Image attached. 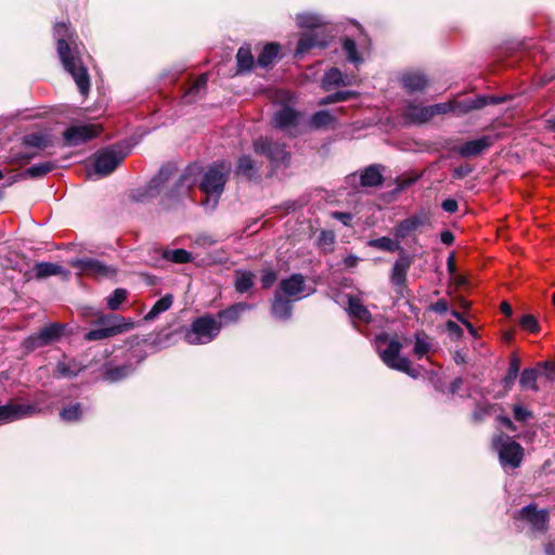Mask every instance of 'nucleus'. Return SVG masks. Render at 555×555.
<instances>
[{"instance_id": "a19ab883", "label": "nucleus", "mask_w": 555, "mask_h": 555, "mask_svg": "<svg viewBox=\"0 0 555 555\" xmlns=\"http://www.w3.org/2000/svg\"><path fill=\"white\" fill-rule=\"evenodd\" d=\"M335 121L334 116L328 111H320L312 115L310 118V126L312 128H322Z\"/></svg>"}, {"instance_id": "3c124183", "label": "nucleus", "mask_w": 555, "mask_h": 555, "mask_svg": "<svg viewBox=\"0 0 555 555\" xmlns=\"http://www.w3.org/2000/svg\"><path fill=\"white\" fill-rule=\"evenodd\" d=\"M319 246L324 251H330L333 249L334 243H335V234L332 231H322L319 236Z\"/></svg>"}, {"instance_id": "39448f33", "label": "nucleus", "mask_w": 555, "mask_h": 555, "mask_svg": "<svg viewBox=\"0 0 555 555\" xmlns=\"http://www.w3.org/2000/svg\"><path fill=\"white\" fill-rule=\"evenodd\" d=\"M279 98L286 103L274 113V125L289 135H296L298 133L301 115L289 106L293 95L288 91H280Z\"/></svg>"}, {"instance_id": "dca6fc26", "label": "nucleus", "mask_w": 555, "mask_h": 555, "mask_svg": "<svg viewBox=\"0 0 555 555\" xmlns=\"http://www.w3.org/2000/svg\"><path fill=\"white\" fill-rule=\"evenodd\" d=\"M494 143V137L483 135L476 140L467 141L457 147V153L463 157H474L483 153Z\"/></svg>"}, {"instance_id": "f03ea898", "label": "nucleus", "mask_w": 555, "mask_h": 555, "mask_svg": "<svg viewBox=\"0 0 555 555\" xmlns=\"http://www.w3.org/2000/svg\"><path fill=\"white\" fill-rule=\"evenodd\" d=\"M375 345L380 359L388 367L403 372L414 378L417 376V373L411 366L410 360L400 356L402 345L396 337L380 334L376 336Z\"/></svg>"}, {"instance_id": "c756f323", "label": "nucleus", "mask_w": 555, "mask_h": 555, "mask_svg": "<svg viewBox=\"0 0 555 555\" xmlns=\"http://www.w3.org/2000/svg\"><path fill=\"white\" fill-rule=\"evenodd\" d=\"M280 52V46L276 43H268L263 47L258 56L257 63L261 67H267L273 63Z\"/></svg>"}, {"instance_id": "9d476101", "label": "nucleus", "mask_w": 555, "mask_h": 555, "mask_svg": "<svg viewBox=\"0 0 555 555\" xmlns=\"http://www.w3.org/2000/svg\"><path fill=\"white\" fill-rule=\"evenodd\" d=\"M488 103L486 98H478L474 101L456 103V102H444L434 105H429L431 117L436 115L447 114L449 112H457L459 114H465L472 109L483 107Z\"/></svg>"}, {"instance_id": "4d7b16f0", "label": "nucleus", "mask_w": 555, "mask_h": 555, "mask_svg": "<svg viewBox=\"0 0 555 555\" xmlns=\"http://www.w3.org/2000/svg\"><path fill=\"white\" fill-rule=\"evenodd\" d=\"M276 281V273L272 270H263L261 276L262 287L269 288Z\"/></svg>"}, {"instance_id": "6e6d98bb", "label": "nucleus", "mask_w": 555, "mask_h": 555, "mask_svg": "<svg viewBox=\"0 0 555 555\" xmlns=\"http://www.w3.org/2000/svg\"><path fill=\"white\" fill-rule=\"evenodd\" d=\"M532 416V413L522 405L514 406V418L518 422H525Z\"/></svg>"}, {"instance_id": "4be33fe9", "label": "nucleus", "mask_w": 555, "mask_h": 555, "mask_svg": "<svg viewBox=\"0 0 555 555\" xmlns=\"http://www.w3.org/2000/svg\"><path fill=\"white\" fill-rule=\"evenodd\" d=\"M404 117L413 124H424L433 118L429 106H420L415 104H409L405 107Z\"/></svg>"}, {"instance_id": "69168bd1", "label": "nucleus", "mask_w": 555, "mask_h": 555, "mask_svg": "<svg viewBox=\"0 0 555 555\" xmlns=\"http://www.w3.org/2000/svg\"><path fill=\"white\" fill-rule=\"evenodd\" d=\"M336 102H343L354 95L351 91H338L334 93Z\"/></svg>"}, {"instance_id": "c03bdc74", "label": "nucleus", "mask_w": 555, "mask_h": 555, "mask_svg": "<svg viewBox=\"0 0 555 555\" xmlns=\"http://www.w3.org/2000/svg\"><path fill=\"white\" fill-rule=\"evenodd\" d=\"M196 182V178L194 176V169L189 168L180 178L178 182V193L184 194L186 193Z\"/></svg>"}, {"instance_id": "37998d69", "label": "nucleus", "mask_w": 555, "mask_h": 555, "mask_svg": "<svg viewBox=\"0 0 555 555\" xmlns=\"http://www.w3.org/2000/svg\"><path fill=\"white\" fill-rule=\"evenodd\" d=\"M164 258L176 263H186L192 260V255L185 249H173L166 250Z\"/></svg>"}, {"instance_id": "c85d7f7f", "label": "nucleus", "mask_w": 555, "mask_h": 555, "mask_svg": "<svg viewBox=\"0 0 555 555\" xmlns=\"http://www.w3.org/2000/svg\"><path fill=\"white\" fill-rule=\"evenodd\" d=\"M367 245L384 251L393 253L397 250H401L400 241L396 237L395 240L388 236H382L378 238H374L367 242Z\"/></svg>"}, {"instance_id": "393cba45", "label": "nucleus", "mask_w": 555, "mask_h": 555, "mask_svg": "<svg viewBox=\"0 0 555 555\" xmlns=\"http://www.w3.org/2000/svg\"><path fill=\"white\" fill-rule=\"evenodd\" d=\"M259 171V166L249 156L238 158L236 173L245 176L248 179L254 178Z\"/></svg>"}, {"instance_id": "bb28decb", "label": "nucleus", "mask_w": 555, "mask_h": 555, "mask_svg": "<svg viewBox=\"0 0 555 555\" xmlns=\"http://www.w3.org/2000/svg\"><path fill=\"white\" fill-rule=\"evenodd\" d=\"M348 81L345 80L341 72L338 68H331L325 73L322 79V87L324 90H330L337 86H347Z\"/></svg>"}, {"instance_id": "0eeeda50", "label": "nucleus", "mask_w": 555, "mask_h": 555, "mask_svg": "<svg viewBox=\"0 0 555 555\" xmlns=\"http://www.w3.org/2000/svg\"><path fill=\"white\" fill-rule=\"evenodd\" d=\"M254 151L258 155H264L275 166H286L291 157L285 146L271 138H259L254 141Z\"/></svg>"}, {"instance_id": "f704fd0d", "label": "nucleus", "mask_w": 555, "mask_h": 555, "mask_svg": "<svg viewBox=\"0 0 555 555\" xmlns=\"http://www.w3.org/2000/svg\"><path fill=\"white\" fill-rule=\"evenodd\" d=\"M35 275L38 279H44L51 275H57L63 273V268L56 263L51 262H40L37 263L34 268Z\"/></svg>"}, {"instance_id": "c9c22d12", "label": "nucleus", "mask_w": 555, "mask_h": 555, "mask_svg": "<svg viewBox=\"0 0 555 555\" xmlns=\"http://www.w3.org/2000/svg\"><path fill=\"white\" fill-rule=\"evenodd\" d=\"M238 70H248L254 65V56L248 46H243L238 49L236 54Z\"/></svg>"}, {"instance_id": "cd10ccee", "label": "nucleus", "mask_w": 555, "mask_h": 555, "mask_svg": "<svg viewBox=\"0 0 555 555\" xmlns=\"http://www.w3.org/2000/svg\"><path fill=\"white\" fill-rule=\"evenodd\" d=\"M207 74L201 75L194 83L190 87L188 92L183 95L184 103L189 104L195 101L197 98L201 96L203 90L206 88L207 85Z\"/></svg>"}, {"instance_id": "aec40b11", "label": "nucleus", "mask_w": 555, "mask_h": 555, "mask_svg": "<svg viewBox=\"0 0 555 555\" xmlns=\"http://www.w3.org/2000/svg\"><path fill=\"white\" fill-rule=\"evenodd\" d=\"M348 313L352 319L362 323H370L372 315L361 299L354 296H348Z\"/></svg>"}, {"instance_id": "13d9d810", "label": "nucleus", "mask_w": 555, "mask_h": 555, "mask_svg": "<svg viewBox=\"0 0 555 555\" xmlns=\"http://www.w3.org/2000/svg\"><path fill=\"white\" fill-rule=\"evenodd\" d=\"M215 243H216V240L207 234H201V235L196 236V238L194 240V244L199 247H209V246H212Z\"/></svg>"}, {"instance_id": "4c0bfd02", "label": "nucleus", "mask_w": 555, "mask_h": 555, "mask_svg": "<svg viewBox=\"0 0 555 555\" xmlns=\"http://www.w3.org/2000/svg\"><path fill=\"white\" fill-rule=\"evenodd\" d=\"M172 305V296L166 295L158 299L145 315V320H154L158 314L168 310Z\"/></svg>"}, {"instance_id": "b1692460", "label": "nucleus", "mask_w": 555, "mask_h": 555, "mask_svg": "<svg viewBox=\"0 0 555 555\" xmlns=\"http://www.w3.org/2000/svg\"><path fill=\"white\" fill-rule=\"evenodd\" d=\"M272 314L280 320L289 319L292 315L291 301L276 294L272 305Z\"/></svg>"}, {"instance_id": "6e6552de", "label": "nucleus", "mask_w": 555, "mask_h": 555, "mask_svg": "<svg viewBox=\"0 0 555 555\" xmlns=\"http://www.w3.org/2000/svg\"><path fill=\"white\" fill-rule=\"evenodd\" d=\"M429 224V216L425 211L414 214L401 221L393 228V235L398 241L413 237L422 229Z\"/></svg>"}, {"instance_id": "5701e85b", "label": "nucleus", "mask_w": 555, "mask_h": 555, "mask_svg": "<svg viewBox=\"0 0 555 555\" xmlns=\"http://www.w3.org/2000/svg\"><path fill=\"white\" fill-rule=\"evenodd\" d=\"M325 41L320 40L317 31H310L304 34L299 41L296 49V55H300L309 51L310 49L314 47H324Z\"/></svg>"}, {"instance_id": "09e8293b", "label": "nucleus", "mask_w": 555, "mask_h": 555, "mask_svg": "<svg viewBox=\"0 0 555 555\" xmlns=\"http://www.w3.org/2000/svg\"><path fill=\"white\" fill-rule=\"evenodd\" d=\"M82 411L79 403L64 408L60 415L62 420L67 422L78 421L81 417Z\"/></svg>"}, {"instance_id": "e2e57ef3", "label": "nucleus", "mask_w": 555, "mask_h": 555, "mask_svg": "<svg viewBox=\"0 0 555 555\" xmlns=\"http://www.w3.org/2000/svg\"><path fill=\"white\" fill-rule=\"evenodd\" d=\"M430 309L437 313H444L448 311V302L443 299L438 300L437 302L433 304Z\"/></svg>"}, {"instance_id": "2eb2a0df", "label": "nucleus", "mask_w": 555, "mask_h": 555, "mask_svg": "<svg viewBox=\"0 0 555 555\" xmlns=\"http://www.w3.org/2000/svg\"><path fill=\"white\" fill-rule=\"evenodd\" d=\"M94 324L104 328L112 330L113 336L127 332L134 325L133 322L127 321L126 319L116 314H101Z\"/></svg>"}, {"instance_id": "412c9836", "label": "nucleus", "mask_w": 555, "mask_h": 555, "mask_svg": "<svg viewBox=\"0 0 555 555\" xmlns=\"http://www.w3.org/2000/svg\"><path fill=\"white\" fill-rule=\"evenodd\" d=\"M403 87L409 92L423 91L428 86V80L423 73L411 72L406 73L401 78Z\"/></svg>"}, {"instance_id": "1a4fd4ad", "label": "nucleus", "mask_w": 555, "mask_h": 555, "mask_svg": "<svg viewBox=\"0 0 555 555\" xmlns=\"http://www.w3.org/2000/svg\"><path fill=\"white\" fill-rule=\"evenodd\" d=\"M127 153L122 152L117 146H113L100 152L94 160L95 172L100 176L109 175L125 159Z\"/></svg>"}, {"instance_id": "a211bd4d", "label": "nucleus", "mask_w": 555, "mask_h": 555, "mask_svg": "<svg viewBox=\"0 0 555 555\" xmlns=\"http://www.w3.org/2000/svg\"><path fill=\"white\" fill-rule=\"evenodd\" d=\"M412 258L409 255L401 254L392 267L391 282L395 285L403 286L406 281V273L412 264Z\"/></svg>"}, {"instance_id": "680f3d73", "label": "nucleus", "mask_w": 555, "mask_h": 555, "mask_svg": "<svg viewBox=\"0 0 555 555\" xmlns=\"http://www.w3.org/2000/svg\"><path fill=\"white\" fill-rule=\"evenodd\" d=\"M332 216H333V218L339 220L345 225H349V223L352 219V216L348 212L335 211L332 214Z\"/></svg>"}, {"instance_id": "e433bc0d", "label": "nucleus", "mask_w": 555, "mask_h": 555, "mask_svg": "<svg viewBox=\"0 0 555 555\" xmlns=\"http://www.w3.org/2000/svg\"><path fill=\"white\" fill-rule=\"evenodd\" d=\"M520 369V360L516 354L511 356L509 367L503 378V384L506 388H511L518 376Z\"/></svg>"}, {"instance_id": "ddd939ff", "label": "nucleus", "mask_w": 555, "mask_h": 555, "mask_svg": "<svg viewBox=\"0 0 555 555\" xmlns=\"http://www.w3.org/2000/svg\"><path fill=\"white\" fill-rule=\"evenodd\" d=\"M100 133L98 125H76L64 131V139L68 145H79Z\"/></svg>"}, {"instance_id": "79ce46f5", "label": "nucleus", "mask_w": 555, "mask_h": 555, "mask_svg": "<svg viewBox=\"0 0 555 555\" xmlns=\"http://www.w3.org/2000/svg\"><path fill=\"white\" fill-rule=\"evenodd\" d=\"M53 168H54L53 163L44 162V163L36 164V165L28 167L25 171V175L30 178H39V177H43L47 173H49L50 171H52Z\"/></svg>"}, {"instance_id": "58836bf2", "label": "nucleus", "mask_w": 555, "mask_h": 555, "mask_svg": "<svg viewBox=\"0 0 555 555\" xmlns=\"http://www.w3.org/2000/svg\"><path fill=\"white\" fill-rule=\"evenodd\" d=\"M430 349H431V343H430L429 337L423 333L416 334L415 345H414V349H413L414 354L418 359H421L425 354H427L430 351Z\"/></svg>"}, {"instance_id": "0e129e2a", "label": "nucleus", "mask_w": 555, "mask_h": 555, "mask_svg": "<svg viewBox=\"0 0 555 555\" xmlns=\"http://www.w3.org/2000/svg\"><path fill=\"white\" fill-rule=\"evenodd\" d=\"M446 325H447L448 331L451 334H453L457 337H461L463 335V330L455 322L448 321Z\"/></svg>"}, {"instance_id": "423d86ee", "label": "nucleus", "mask_w": 555, "mask_h": 555, "mask_svg": "<svg viewBox=\"0 0 555 555\" xmlns=\"http://www.w3.org/2000/svg\"><path fill=\"white\" fill-rule=\"evenodd\" d=\"M500 462L503 466L509 465L516 468L520 465L524 457L522 447L508 436L500 435L493 440Z\"/></svg>"}, {"instance_id": "bf43d9fd", "label": "nucleus", "mask_w": 555, "mask_h": 555, "mask_svg": "<svg viewBox=\"0 0 555 555\" xmlns=\"http://www.w3.org/2000/svg\"><path fill=\"white\" fill-rule=\"evenodd\" d=\"M538 367H541L545 371V375L550 380L555 378V363L554 362H541L538 364Z\"/></svg>"}, {"instance_id": "338daca9", "label": "nucleus", "mask_w": 555, "mask_h": 555, "mask_svg": "<svg viewBox=\"0 0 555 555\" xmlns=\"http://www.w3.org/2000/svg\"><path fill=\"white\" fill-rule=\"evenodd\" d=\"M359 258L354 255H348L344 259V264L346 268H354L358 264Z\"/></svg>"}, {"instance_id": "5fc2aeb1", "label": "nucleus", "mask_w": 555, "mask_h": 555, "mask_svg": "<svg viewBox=\"0 0 555 555\" xmlns=\"http://www.w3.org/2000/svg\"><path fill=\"white\" fill-rule=\"evenodd\" d=\"M164 182V172L160 171L157 177H155L149 184L146 189V196L153 197L156 194H158L157 189L160 188V185Z\"/></svg>"}, {"instance_id": "72a5a7b5", "label": "nucleus", "mask_w": 555, "mask_h": 555, "mask_svg": "<svg viewBox=\"0 0 555 555\" xmlns=\"http://www.w3.org/2000/svg\"><path fill=\"white\" fill-rule=\"evenodd\" d=\"M255 274L250 271H236L235 273V289L238 293L249 291L254 285Z\"/></svg>"}, {"instance_id": "9b49d317", "label": "nucleus", "mask_w": 555, "mask_h": 555, "mask_svg": "<svg viewBox=\"0 0 555 555\" xmlns=\"http://www.w3.org/2000/svg\"><path fill=\"white\" fill-rule=\"evenodd\" d=\"M39 410L34 404L8 403L0 406V425L35 415Z\"/></svg>"}, {"instance_id": "6ab92c4d", "label": "nucleus", "mask_w": 555, "mask_h": 555, "mask_svg": "<svg viewBox=\"0 0 555 555\" xmlns=\"http://www.w3.org/2000/svg\"><path fill=\"white\" fill-rule=\"evenodd\" d=\"M305 279L301 274H293L282 280L279 289L288 297H297L304 292Z\"/></svg>"}, {"instance_id": "052dcab7", "label": "nucleus", "mask_w": 555, "mask_h": 555, "mask_svg": "<svg viewBox=\"0 0 555 555\" xmlns=\"http://www.w3.org/2000/svg\"><path fill=\"white\" fill-rule=\"evenodd\" d=\"M444 211L453 214L457 210V202L452 198L444 199L441 204Z\"/></svg>"}, {"instance_id": "f257e3e1", "label": "nucleus", "mask_w": 555, "mask_h": 555, "mask_svg": "<svg viewBox=\"0 0 555 555\" xmlns=\"http://www.w3.org/2000/svg\"><path fill=\"white\" fill-rule=\"evenodd\" d=\"M54 37L57 41V53L60 60L72 77L74 78L81 94L86 95L90 89V79L87 68L82 65L78 52L72 50L69 42L74 44L73 33L67 24L57 23L54 26Z\"/></svg>"}, {"instance_id": "a878e982", "label": "nucleus", "mask_w": 555, "mask_h": 555, "mask_svg": "<svg viewBox=\"0 0 555 555\" xmlns=\"http://www.w3.org/2000/svg\"><path fill=\"white\" fill-rule=\"evenodd\" d=\"M82 369L83 365L75 359L69 361H61L56 365V374L60 377H73L76 376Z\"/></svg>"}, {"instance_id": "603ef678", "label": "nucleus", "mask_w": 555, "mask_h": 555, "mask_svg": "<svg viewBox=\"0 0 555 555\" xmlns=\"http://www.w3.org/2000/svg\"><path fill=\"white\" fill-rule=\"evenodd\" d=\"M109 337H113L112 330L104 328L101 326L99 328L88 332L85 335V339L89 340V341L102 340V339L109 338Z\"/></svg>"}, {"instance_id": "f3484780", "label": "nucleus", "mask_w": 555, "mask_h": 555, "mask_svg": "<svg viewBox=\"0 0 555 555\" xmlns=\"http://www.w3.org/2000/svg\"><path fill=\"white\" fill-rule=\"evenodd\" d=\"M521 518L526 519L533 530L544 531L547 528L548 516L547 512L537 511L534 506L528 505L520 511Z\"/></svg>"}, {"instance_id": "2f4dec72", "label": "nucleus", "mask_w": 555, "mask_h": 555, "mask_svg": "<svg viewBox=\"0 0 555 555\" xmlns=\"http://www.w3.org/2000/svg\"><path fill=\"white\" fill-rule=\"evenodd\" d=\"M363 186H377L383 182V176L377 166L367 167L360 177Z\"/></svg>"}, {"instance_id": "a18cd8bd", "label": "nucleus", "mask_w": 555, "mask_h": 555, "mask_svg": "<svg viewBox=\"0 0 555 555\" xmlns=\"http://www.w3.org/2000/svg\"><path fill=\"white\" fill-rule=\"evenodd\" d=\"M131 372V367L128 365L116 366L106 370L104 378L108 382H118L127 377Z\"/></svg>"}, {"instance_id": "20e7f679", "label": "nucleus", "mask_w": 555, "mask_h": 555, "mask_svg": "<svg viewBox=\"0 0 555 555\" xmlns=\"http://www.w3.org/2000/svg\"><path fill=\"white\" fill-rule=\"evenodd\" d=\"M222 323L212 315H204L194 320L185 334V340L191 345H203L214 340Z\"/></svg>"}, {"instance_id": "7c9ffc66", "label": "nucleus", "mask_w": 555, "mask_h": 555, "mask_svg": "<svg viewBox=\"0 0 555 555\" xmlns=\"http://www.w3.org/2000/svg\"><path fill=\"white\" fill-rule=\"evenodd\" d=\"M251 309V305H248V304H245V302H240V304H235L233 305L232 307H230L229 309H225L223 311H221L219 314H218V320L221 322V320H225L228 322H235L238 320L240 315L242 312L246 311V310H249Z\"/></svg>"}, {"instance_id": "ea45409f", "label": "nucleus", "mask_w": 555, "mask_h": 555, "mask_svg": "<svg viewBox=\"0 0 555 555\" xmlns=\"http://www.w3.org/2000/svg\"><path fill=\"white\" fill-rule=\"evenodd\" d=\"M297 25L301 28H319L323 24L321 16L304 13L296 17Z\"/></svg>"}, {"instance_id": "774afa93", "label": "nucleus", "mask_w": 555, "mask_h": 555, "mask_svg": "<svg viewBox=\"0 0 555 555\" xmlns=\"http://www.w3.org/2000/svg\"><path fill=\"white\" fill-rule=\"evenodd\" d=\"M454 237L453 234L450 231H443L441 233V242L446 245L452 244Z\"/></svg>"}, {"instance_id": "49530a36", "label": "nucleus", "mask_w": 555, "mask_h": 555, "mask_svg": "<svg viewBox=\"0 0 555 555\" xmlns=\"http://www.w3.org/2000/svg\"><path fill=\"white\" fill-rule=\"evenodd\" d=\"M26 145L31 147L44 149L49 145V139L43 133H30L24 138Z\"/></svg>"}, {"instance_id": "8fccbe9b", "label": "nucleus", "mask_w": 555, "mask_h": 555, "mask_svg": "<svg viewBox=\"0 0 555 555\" xmlns=\"http://www.w3.org/2000/svg\"><path fill=\"white\" fill-rule=\"evenodd\" d=\"M344 51L350 62L354 64L362 62V59L358 54L356 42L352 39L348 38L344 41Z\"/></svg>"}, {"instance_id": "4468645a", "label": "nucleus", "mask_w": 555, "mask_h": 555, "mask_svg": "<svg viewBox=\"0 0 555 555\" xmlns=\"http://www.w3.org/2000/svg\"><path fill=\"white\" fill-rule=\"evenodd\" d=\"M81 273L94 278H109L115 275L116 270L105 266L101 261L92 258L78 259L73 263Z\"/></svg>"}, {"instance_id": "de8ad7c7", "label": "nucleus", "mask_w": 555, "mask_h": 555, "mask_svg": "<svg viewBox=\"0 0 555 555\" xmlns=\"http://www.w3.org/2000/svg\"><path fill=\"white\" fill-rule=\"evenodd\" d=\"M128 293L124 288H117L107 297V306L111 310L119 309L120 305L127 299Z\"/></svg>"}, {"instance_id": "f8f14e48", "label": "nucleus", "mask_w": 555, "mask_h": 555, "mask_svg": "<svg viewBox=\"0 0 555 555\" xmlns=\"http://www.w3.org/2000/svg\"><path fill=\"white\" fill-rule=\"evenodd\" d=\"M61 332H62V326L60 324H55V323L50 324V325L43 327L38 333V335L29 336L27 339H25L24 347L28 351H33L37 348L47 346V345L53 343L54 340H56L60 337Z\"/></svg>"}, {"instance_id": "864d4df0", "label": "nucleus", "mask_w": 555, "mask_h": 555, "mask_svg": "<svg viewBox=\"0 0 555 555\" xmlns=\"http://www.w3.org/2000/svg\"><path fill=\"white\" fill-rule=\"evenodd\" d=\"M519 324L524 330H527L530 333H537L540 328L537 319L531 314L522 315Z\"/></svg>"}, {"instance_id": "7ed1b4c3", "label": "nucleus", "mask_w": 555, "mask_h": 555, "mask_svg": "<svg viewBox=\"0 0 555 555\" xmlns=\"http://www.w3.org/2000/svg\"><path fill=\"white\" fill-rule=\"evenodd\" d=\"M230 171L231 164L222 160L208 167L204 172L199 182L201 191L207 195V199L204 202V205H208L210 198H212L211 207L214 208L216 206L218 198L223 192Z\"/></svg>"}, {"instance_id": "473e14b6", "label": "nucleus", "mask_w": 555, "mask_h": 555, "mask_svg": "<svg viewBox=\"0 0 555 555\" xmlns=\"http://www.w3.org/2000/svg\"><path fill=\"white\" fill-rule=\"evenodd\" d=\"M539 376V367L533 369H525L519 378V384L524 389H530L533 391H538L539 387L537 385V379Z\"/></svg>"}]
</instances>
